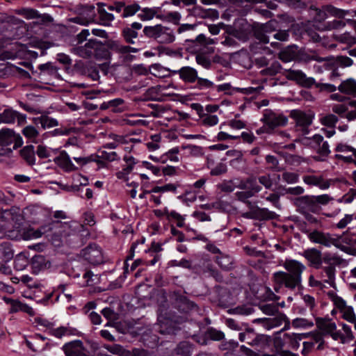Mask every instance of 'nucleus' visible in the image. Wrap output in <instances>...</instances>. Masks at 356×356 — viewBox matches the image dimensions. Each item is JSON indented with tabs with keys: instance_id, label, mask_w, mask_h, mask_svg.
<instances>
[{
	"instance_id": "nucleus-1",
	"label": "nucleus",
	"mask_w": 356,
	"mask_h": 356,
	"mask_svg": "<svg viewBox=\"0 0 356 356\" xmlns=\"http://www.w3.org/2000/svg\"><path fill=\"white\" fill-rule=\"evenodd\" d=\"M283 267L286 271L280 270L273 274L275 291L279 292L283 287L291 291L302 288V274L306 266L296 259H286Z\"/></svg>"
},
{
	"instance_id": "nucleus-2",
	"label": "nucleus",
	"mask_w": 356,
	"mask_h": 356,
	"mask_svg": "<svg viewBox=\"0 0 356 356\" xmlns=\"http://www.w3.org/2000/svg\"><path fill=\"white\" fill-rule=\"evenodd\" d=\"M78 49L82 56L90 57L94 55L97 60L110 61L112 52L118 53V41L107 40L102 42L95 38L89 39L84 46H80Z\"/></svg>"
},
{
	"instance_id": "nucleus-3",
	"label": "nucleus",
	"mask_w": 356,
	"mask_h": 356,
	"mask_svg": "<svg viewBox=\"0 0 356 356\" xmlns=\"http://www.w3.org/2000/svg\"><path fill=\"white\" fill-rule=\"evenodd\" d=\"M333 198L327 194L320 195H302L291 198L290 200L300 214L319 213L322 205H327Z\"/></svg>"
},
{
	"instance_id": "nucleus-4",
	"label": "nucleus",
	"mask_w": 356,
	"mask_h": 356,
	"mask_svg": "<svg viewBox=\"0 0 356 356\" xmlns=\"http://www.w3.org/2000/svg\"><path fill=\"white\" fill-rule=\"evenodd\" d=\"M278 27L279 22L276 19H270L265 24L254 22L252 24V35L259 40V42L251 44L250 47V51L254 54L259 53V49L263 48V44L269 42L268 34L274 33Z\"/></svg>"
},
{
	"instance_id": "nucleus-5",
	"label": "nucleus",
	"mask_w": 356,
	"mask_h": 356,
	"mask_svg": "<svg viewBox=\"0 0 356 356\" xmlns=\"http://www.w3.org/2000/svg\"><path fill=\"white\" fill-rule=\"evenodd\" d=\"M180 79L188 88L197 90H206L214 88L215 83L205 78L200 77L196 69L191 66L181 67Z\"/></svg>"
},
{
	"instance_id": "nucleus-6",
	"label": "nucleus",
	"mask_w": 356,
	"mask_h": 356,
	"mask_svg": "<svg viewBox=\"0 0 356 356\" xmlns=\"http://www.w3.org/2000/svg\"><path fill=\"white\" fill-rule=\"evenodd\" d=\"M235 195L239 201L244 202L250 207V211L244 215L245 217L257 220H268L277 218L278 215L275 212L269 211L266 208L252 207V203L248 200L253 197L254 194L251 191L248 190L238 191Z\"/></svg>"
},
{
	"instance_id": "nucleus-7",
	"label": "nucleus",
	"mask_w": 356,
	"mask_h": 356,
	"mask_svg": "<svg viewBox=\"0 0 356 356\" xmlns=\"http://www.w3.org/2000/svg\"><path fill=\"white\" fill-rule=\"evenodd\" d=\"M24 140L14 129L3 127L0 129V156H9L13 150L23 145Z\"/></svg>"
},
{
	"instance_id": "nucleus-8",
	"label": "nucleus",
	"mask_w": 356,
	"mask_h": 356,
	"mask_svg": "<svg viewBox=\"0 0 356 356\" xmlns=\"http://www.w3.org/2000/svg\"><path fill=\"white\" fill-rule=\"evenodd\" d=\"M252 24L243 17L236 18L233 25H228L227 33L236 39L246 42L252 36Z\"/></svg>"
},
{
	"instance_id": "nucleus-9",
	"label": "nucleus",
	"mask_w": 356,
	"mask_h": 356,
	"mask_svg": "<svg viewBox=\"0 0 356 356\" xmlns=\"http://www.w3.org/2000/svg\"><path fill=\"white\" fill-rule=\"evenodd\" d=\"M238 339L242 342L255 348H261L267 345L269 337L263 334H257L253 328L246 326L243 332L238 334Z\"/></svg>"
},
{
	"instance_id": "nucleus-10",
	"label": "nucleus",
	"mask_w": 356,
	"mask_h": 356,
	"mask_svg": "<svg viewBox=\"0 0 356 356\" xmlns=\"http://www.w3.org/2000/svg\"><path fill=\"white\" fill-rule=\"evenodd\" d=\"M172 305L182 313L198 312V306L184 294L175 291L171 295Z\"/></svg>"
},
{
	"instance_id": "nucleus-11",
	"label": "nucleus",
	"mask_w": 356,
	"mask_h": 356,
	"mask_svg": "<svg viewBox=\"0 0 356 356\" xmlns=\"http://www.w3.org/2000/svg\"><path fill=\"white\" fill-rule=\"evenodd\" d=\"M83 258L92 265H99L104 262V257L101 248L95 243L89 244L82 250Z\"/></svg>"
},
{
	"instance_id": "nucleus-12",
	"label": "nucleus",
	"mask_w": 356,
	"mask_h": 356,
	"mask_svg": "<svg viewBox=\"0 0 356 356\" xmlns=\"http://www.w3.org/2000/svg\"><path fill=\"white\" fill-rule=\"evenodd\" d=\"M74 70L91 79L92 81H97L99 79V67L92 63H83L77 60L73 65Z\"/></svg>"
},
{
	"instance_id": "nucleus-13",
	"label": "nucleus",
	"mask_w": 356,
	"mask_h": 356,
	"mask_svg": "<svg viewBox=\"0 0 356 356\" xmlns=\"http://www.w3.org/2000/svg\"><path fill=\"white\" fill-rule=\"evenodd\" d=\"M270 45L273 48L281 49L278 54V58L284 63L291 62L298 58V47L296 44L281 48V43L272 42Z\"/></svg>"
},
{
	"instance_id": "nucleus-14",
	"label": "nucleus",
	"mask_w": 356,
	"mask_h": 356,
	"mask_svg": "<svg viewBox=\"0 0 356 356\" xmlns=\"http://www.w3.org/2000/svg\"><path fill=\"white\" fill-rule=\"evenodd\" d=\"M62 350L65 356H89L90 353L83 341L79 339L65 343Z\"/></svg>"
},
{
	"instance_id": "nucleus-15",
	"label": "nucleus",
	"mask_w": 356,
	"mask_h": 356,
	"mask_svg": "<svg viewBox=\"0 0 356 356\" xmlns=\"http://www.w3.org/2000/svg\"><path fill=\"white\" fill-rule=\"evenodd\" d=\"M263 122L270 130L279 127H284L288 123V118L284 115H277L270 110H264Z\"/></svg>"
},
{
	"instance_id": "nucleus-16",
	"label": "nucleus",
	"mask_w": 356,
	"mask_h": 356,
	"mask_svg": "<svg viewBox=\"0 0 356 356\" xmlns=\"http://www.w3.org/2000/svg\"><path fill=\"white\" fill-rule=\"evenodd\" d=\"M305 233L311 242L321 244L326 248L331 247L333 245V243L335 242L333 239L334 234L323 232L317 229L312 232L306 231Z\"/></svg>"
},
{
	"instance_id": "nucleus-17",
	"label": "nucleus",
	"mask_w": 356,
	"mask_h": 356,
	"mask_svg": "<svg viewBox=\"0 0 356 356\" xmlns=\"http://www.w3.org/2000/svg\"><path fill=\"white\" fill-rule=\"evenodd\" d=\"M287 79L296 81L298 85L306 88H312L314 86L316 89L317 84L314 78L307 76L306 74L301 70H290Z\"/></svg>"
},
{
	"instance_id": "nucleus-18",
	"label": "nucleus",
	"mask_w": 356,
	"mask_h": 356,
	"mask_svg": "<svg viewBox=\"0 0 356 356\" xmlns=\"http://www.w3.org/2000/svg\"><path fill=\"white\" fill-rule=\"evenodd\" d=\"M333 239L335 241L333 243V246L348 254H355L356 250L349 246L353 243V238L345 234L341 235L334 234Z\"/></svg>"
},
{
	"instance_id": "nucleus-19",
	"label": "nucleus",
	"mask_w": 356,
	"mask_h": 356,
	"mask_svg": "<svg viewBox=\"0 0 356 356\" xmlns=\"http://www.w3.org/2000/svg\"><path fill=\"white\" fill-rule=\"evenodd\" d=\"M184 45L186 50L191 54H197L200 52L202 47L207 45V38L203 33L199 34L195 39H186Z\"/></svg>"
},
{
	"instance_id": "nucleus-20",
	"label": "nucleus",
	"mask_w": 356,
	"mask_h": 356,
	"mask_svg": "<svg viewBox=\"0 0 356 356\" xmlns=\"http://www.w3.org/2000/svg\"><path fill=\"white\" fill-rule=\"evenodd\" d=\"M302 255L309 262V266H312L316 269L321 267L323 263L322 252L319 250L312 248L305 250Z\"/></svg>"
},
{
	"instance_id": "nucleus-21",
	"label": "nucleus",
	"mask_w": 356,
	"mask_h": 356,
	"mask_svg": "<svg viewBox=\"0 0 356 356\" xmlns=\"http://www.w3.org/2000/svg\"><path fill=\"white\" fill-rule=\"evenodd\" d=\"M3 300L5 302L10 305V308L9 310L10 313H17L18 312H22L28 314L31 316L35 315V312L31 307L20 302L18 300H13L10 298H4Z\"/></svg>"
},
{
	"instance_id": "nucleus-22",
	"label": "nucleus",
	"mask_w": 356,
	"mask_h": 356,
	"mask_svg": "<svg viewBox=\"0 0 356 356\" xmlns=\"http://www.w3.org/2000/svg\"><path fill=\"white\" fill-rule=\"evenodd\" d=\"M48 334L58 339H61L65 336H79L80 332L76 328L69 326H60L55 328L54 326L48 331Z\"/></svg>"
},
{
	"instance_id": "nucleus-23",
	"label": "nucleus",
	"mask_w": 356,
	"mask_h": 356,
	"mask_svg": "<svg viewBox=\"0 0 356 356\" xmlns=\"http://www.w3.org/2000/svg\"><path fill=\"white\" fill-rule=\"evenodd\" d=\"M318 62L321 61H327V65H340L341 67H350L353 65V60L350 57H348L346 56H337L336 58H334V57H330V58H321L318 57L315 59Z\"/></svg>"
},
{
	"instance_id": "nucleus-24",
	"label": "nucleus",
	"mask_w": 356,
	"mask_h": 356,
	"mask_svg": "<svg viewBox=\"0 0 356 356\" xmlns=\"http://www.w3.org/2000/svg\"><path fill=\"white\" fill-rule=\"evenodd\" d=\"M60 68L54 62H47L45 63L40 64L38 66V76L42 75H48L52 76H56L58 75V70Z\"/></svg>"
},
{
	"instance_id": "nucleus-25",
	"label": "nucleus",
	"mask_w": 356,
	"mask_h": 356,
	"mask_svg": "<svg viewBox=\"0 0 356 356\" xmlns=\"http://www.w3.org/2000/svg\"><path fill=\"white\" fill-rule=\"evenodd\" d=\"M218 92H225L227 95H232L235 92H240L245 94L251 93L254 90L253 88H241L232 87L230 83H224L216 86Z\"/></svg>"
},
{
	"instance_id": "nucleus-26",
	"label": "nucleus",
	"mask_w": 356,
	"mask_h": 356,
	"mask_svg": "<svg viewBox=\"0 0 356 356\" xmlns=\"http://www.w3.org/2000/svg\"><path fill=\"white\" fill-rule=\"evenodd\" d=\"M14 252L8 241L0 243V264L6 263L13 258Z\"/></svg>"
},
{
	"instance_id": "nucleus-27",
	"label": "nucleus",
	"mask_w": 356,
	"mask_h": 356,
	"mask_svg": "<svg viewBox=\"0 0 356 356\" xmlns=\"http://www.w3.org/2000/svg\"><path fill=\"white\" fill-rule=\"evenodd\" d=\"M123 160L125 164L123 165L122 170L119 171L116 173V177L120 179L127 180V175L133 170L134 165L138 162L136 161L134 157H123Z\"/></svg>"
},
{
	"instance_id": "nucleus-28",
	"label": "nucleus",
	"mask_w": 356,
	"mask_h": 356,
	"mask_svg": "<svg viewBox=\"0 0 356 356\" xmlns=\"http://www.w3.org/2000/svg\"><path fill=\"white\" fill-rule=\"evenodd\" d=\"M316 324L317 327L326 334H330L337 330L336 323L331 322L328 319L317 318L316 319Z\"/></svg>"
},
{
	"instance_id": "nucleus-29",
	"label": "nucleus",
	"mask_w": 356,
	"mask_h": 356,
	"mask_svg": "<svg viewBox=\"0 0 356 356\" xmlns=\"http://www.w3.org/2000/svg\"><path fill=\"white\" fill-rule=\"evenodd\" d=\"M338 90L341 93L356 96V81L350 78L342 81L339 86Z\"/></svg>"
},
{
	"instance_id": "nucleus-30",
	"label": "nucleus",
	"mask_w": 356,
	"mask_h": 356,
	"mask_svg": "<svg viewBox=\"0 0 356 356\" xmlns=\"http://www.w3.org/2000/svg\"><path fill=\"white\" fill-rule=\"evenodd\" d=\"M115 141L111 143H107L104 145V147L107 149H124L127 153L131 152L133 145H129V146H124V138L122 136L115 135Z\"/></svg>"
},
{
	"instance_id": "nucleus-31",
	"label": "nucleus",
	"mask_w": 356,
	"mask_h": 356,
	"mask_svg": "<svg viewBox=\"0 0 356 356\" xmlns=\"http://www.w3.org/2000/svg\"><path fill=\"white\" fill-rule=\"evenodd\" d=\"M31 265L33 273L38 274L40 271L44 269L47 266V259L42 254H36L32 257Z\"/></svg>"
},
{
	"instance_id": "nucleus-32",
	"label": "nucleus",
	"mask_w": 356,
	"mask_h": 356,
	"mask_svg": "<svg viewBox=\"0 0 356 356\" xmlns=\"http://www.w3.org/2000/svg\"><path fill=\"white\" fill-rule=\"evenodd\" d=\"M292 115L297 124L303 128H307L312 123V118L305 113L294 111Z\"/></svg>"
},
{
	"instance_id": "nucleus-33",
	"label": "nucleus",
	"mask_w": 356,
	"mask_h": 356,
	"mask_svg": "<svg viewBox=\"0 0 356 356\" xmlns=\"http://www.w3.org/2000/svg\"><path fill=\"white\" fill-rule=\"evenodd\" d=\"M124 103V100L122 98H115L111 99L108 102H104L100 104L99 108L102 111H104L108 108H111V111L113 113L121 112L122 110L119 108V106Z\"/></svg>"
},
{
	"instance_id": "nucleus-34",
	"label": "nucleus",
	"mask_w": 356,
	"mask_h": 356,
	"mask_svg": "<svg viewBox=\"0 0 356 356\" xmlns=\"http://www.w3.org/2000/svg\"><path fill=\"white\" fill-rule=\"evenodd\" d=\"M194 346L188 341H181L175 349V353L180 356H191Z\"/></svg>"
},
{
	"instance_id": "nucleus-35",
	"label": "nucleus",
	"mask_w": 356,
	"mask_h": 356,
	"mask_svg": "<svg viewBox=\"0 0 356 356\" xmlns=\"http://www.w3.org/2000/svg\"><path fill=\"white\" fill-rule=\"evenodd\" d=\"M33 122L35 124H40L42 129H47L58 125L56 119L50 118L47 115H41L40 117L34 118Z\"/></svg>"
},
{
	"instance_id": "nucleus-36",
	"label": "nucleus",
	"mask_w": 356,
	"mask_h": 356,
	"mask_svg": "<svg viewBox=\"0 0 356 356\" xmlns=\"http://www.w3.org/2000/svg\"><path fill=\"white\" fill-rule=\"evenodd\" d=\"M208 168L211 169V175L218 176L225 173L227 172V165L222 161L215 165L214 161L211 158H207Z\"/></svg>"
},
{
	"instance_id": "nucleus-37",
	"label": "nucleus",
	"mask_w": 356,
	"mask_h": 356,
	"mask_svg": "<svg viewBox=\"0 0 356 356\" xmlns=\"http://www.w3.org/2000/svg\"><path fill=\"white\" fill-rule=\"evenodd\" d=\"M175 36L172 30L170 28L163 26L162 31L159 33L157 42L160 44H169L174 42Z\"/></svg>"
},
{
	"instance_id": "nucleus-38",
	"label": "nucleus",
	"mask_w": 356,
	"mask_h": 356,
	"mask_svg": "<svg viewBox=\"0 0 356 356\" xmlns=\"http://www.w3.org/2000/svg\"><path fill=\"white\" fill-rule=\"evenodd\" d=\"M303 181L308 185L318 186L322 190L328 188V184H323V178L322 176L306 175L303 177Z\"/></svg>"
},
{
	"instance_id": "nucleus-39",
	"label": "nucleus",
	"mask_w": 356,
	"mask_h": 356,
	"mask_svg": "<svg viewBox=\"0 0 356 356\" xmlns=\"http://www.w3.org/2000/svg\"><path fill=\"white\" fill-rule=\"evenodd\" d=\"M322 270V277L325 276L327 277V279L324 280V282L328 284L330 286L334 287L335 284V266L334 265H328L323 267Z\"/></svg>"
},
{
	"instance_id": "nucleus-40",
	"label": "nucleus",
	"mask_w": 356,
	"mask_h": 356,
	"mask_svg": "<svg viewBox=\"0 0 356 356\" xmlns=\"http://www.w3.org/2000/svg\"><path fill=\"white\" fill-rule=\"evenodd\" d=\"M54 160L65 172L74 171L78 168L72 163L70 157H54Z\"/></svg>"
},
{
	"instance_id": "nucleus-41",
	"label": "nucleus",
	"mask_w": 356,
	"mask_h": 356,
	"mask_svg": "<svg viewBox=\"0 0 356 356\" xmlns=\"http://www.w3.org/2000/svg\"><path fill=\"white\" fill-rule=\"evenodd\" d=\"M18 111L12 108H6L0 113V124H14L17 116Z\"/></svg>"
},
{
	"instance_id": "nucleus-42",
	"label": "nucleus",
	"mask_w": 356,
	"mask_h": 356,
	"mask_svg": "<svg viewBox=\"0 0 356 356\" xmlns=\"http://www.w3.org/2000/svg\"><path fill=\"white\" fill-rule=\"evenodd\" d=\"M56 60L63 66L65 72L69 73L74 70L72 60L69 55L64 53H58L56 54Z\"/></svg>"
},
{
	"instance_id": "nucleus-43",
	"label": "nucleus",
	"mask_w": 356,
	"mask_h": 356,
	"mask_svg": "<svg viewBox=\"0 0 356 356\" xmlns=\"http://www.w3.org/2000/svg\"><path fill=\"white\" fill-rule=\"evenodd\" d=\"M140 10L142 13L138 15V17L141 21H149L152 19L156 14L161 10L160 7H153V8H141Z\"/></svg>"
},
{
	"instance_id": "nucleus-44",
	"label": "nucleus",
	"mask_w": 356,
	"mask_h": 356,
	"mask_svg": "<svg viewBox=\"0 0 356 356\" xmlns=\"http://www.w3.org/2000/svg\"><path fill=\"white\" fill-rule=\"evenodd\" d=\"M163 25L156 24L155 26H145L143 29L144 35L149 38H154L157 40L159 33L162 31Z\"/></svg>"
},
{
	"instance_id": "nucleus-45",
	"label": "nucleus",
	"mask_w": 356,
	"mask_h": 356,
	"mask_svg": "<svg viewBox=\"0 0 356 356\" xmlns=\"http://www.w3.org/2000/svg\"><path fill=\"white\" fill-rule=\"evenodd\" d=\"M0 22L8 24V26H11L12 29H15L18 28L21 20L13 15H9L6 13H0Z\"/></svg>"
},
{
	"instance_id": "nucleus-46",
	"label": "nucleus",
	"mask_w": 356,
	"mask_h": 356,
	"mask_svg": "<svg viewBox=\"0 0 356 356\" xmlns=\"http://www.w3.org/2000/svg\"><path fill=\"white\" fill-rule=\"evenodd\" d=\"M22 134L32 143H37V138L39 136L38 131L32 125L25 127L22 131Z\"/></svg>"
},
{
	"instance_id": "nucleus-47",
	"label": "nucleus",
	"mask_w": 356,
	"mask_h": 356,
	"mask_svg": "<svg viewBox=\"0 0 356 356\" xmlns=\"http://www.w3.org/2000/svg\"><path fill=\"white\" fill-rule=\"evenodd\" d=\"M227 312L229 314L248 316L254 312V308L250 305H244L229 309Z\"/></svg>"
},
{
	"instance_id": "nucleus-48",
	"label": "nucleus",
	"mask_w": 356,
	"mask_h": 356,
	"mask_svg": "<svg viewBox=\"0 0 356 356\" xmlns=\"http://www.w3.org/2000/svg\"><path fill=\"white\" fill-rule=\"evenodd\" d=\"M98 13L99 19L102 22V24L104 26H109L111 22L114 20L115 17L112 13L106 12V10L100 7V3H98Z\"/></svg>"
},
{
	"instance_id": "nucleus-49",
	"label": "nucleus",
	"mask_w": 356,
	"mask_h": 356,
	"mask_svg": "<svg viewBox=\"0 0 356 356\" xmlns=\"http://www.w3.org/2000/svg\"><path fill=\"white\" fill-rule=\"evenodd\" d=\"M325 10L330 15L334 16L339 19H343L346 15L348 13L347 10L336 8L332 5H327L325 7Z\"/></svg>"
},
{
	"instance_id": "nucleus-50",
	"label": "nucleus",
	"mask_w": 356,
	"mask_h": 356,
	"mask_svg": "<svg viewBox=\"0 0 356 356\" xmlns=\"http://www.w3.org/2000/svg\"><path fill=\"white\" fill-rule=\"evenodd\" d=\"M325 10L330 15L334 16L339 19H343L346 15L348 13L347 10L336 8L332 5H327L325 7Z\"/></svg>"
},
{
	"instance_id": "nucleus-51",
	"label": "nucleus",
	"mask_w": 356,
	"mask_h": 356,
	"mask_svg": "<svg viewBox=\"0 0 356 356\" xmlns=\"http://www.w3.org/2000/svg\"><path fill=\"white\" fill-rule=\"evenodd\" d=\"M122 35L126 42L133 44L135 43L133 39L136 38L138 34L136 31L133 30L131 28L125 27L122 31Z\"/></svg>"
},
{
	"instance_id": "nucleus-52",
	"label": "nucleus",
	"mask_w": 356,
	"mask_h": 356,
	"mask_svg": "<svg viewBox=\"0 0 356 356\" xmlns=\"http://www.w3.org/2000/svg\"><path fill=\"white\" fill-rule=\"evenodd\" d=\"M141 7L137 3L131 5L125 6L123 7V13L122 17L126 18L128 17L134 16L138 11L140 10Z\"/></svg>"
},
{
	"instance_id": "nucleus-53",
	"label": "nucleus",
	"mask_w": 356,
	"mask_h": 356,
	"mask_svg": "<svg viewBox=\"0 0 356 356\" xmlns=\"http://www.w3.org/2000/svg\"><path fill=\"white\" fill-rule=\"evenodd\" d=\"M70 134V130L65 127H59L54 129L53 131H46L43 135L42 138H47L52 136H68Z\"/></svg>"
},
{
	"instance_id": "nucleus-54",
	"label": "nucleus",
	"mask_w": 356,
	"mask_h": 356,
	"mask_svg": "<svg viewBox=\"0 0 356 356\" xmlns=\"http://www.w3.org/2000/svg\"><path fill=\"white\" fill-rule=\"evenodd\" d=\"M260 309L266 315H275L278 312V305L274 302L264 303L259 305Z\"/></svg>"
},
{
	"instance_id": "nucleus-55",
	"label": "nucleus",
	"mask_w": 356,
	"mask_h": 356,
	"mask_svg": "<svg viewBox=\"0 0 356 356\" xmlns=\"http://www.w3.org/2000/svg\"><path fill=\"white\" fill-rule=\"evenodd\" d=\"M28 264V259L22 254H18L14 261V268L16 270H23Z\"/></svg>"
},
{
	"instance_id": "nucleus-56",
	"label": "nucleus",
	"mask_w": 356,
	"mask_h": 356,
	"mask_svg": "<svg viewBox=\"0 0 356 356\" xmlns=\"http://www.w3.org/2000/svg\"><path fill=\"white\" fill-rule=\"evenodd\" d=\"M207 336L208 339L213 340V341H220L224 339L225 334L220 331L218 330L213 327H209L206 331Z\"/></svg>"
},
{
	"instance_id": "nucleus-57",
	"label": "nucleus",
	"mask_w": 356,
	"mask_h": 356,
	"mask_svg": "<svg viewBox=\"0 0 356 356\" xmlns=\"http://www.w3.org/2000/svg\"><path fill=\"white\" fill-rule=\"evenodd\" d=\"M8 67L9 68L10 72L17 74L20 78L24 79H31V74H29V72L19 67L13 65H10Z\"/></svg>"
},
{
	"instance_id": "nucleus-58",
	"label": "nucleus",
	"mask_w": 356,
	"mask_h": 356,
	"mask_svg": "<svg viewBox=\"0 0 356 356\" xmlns=\"http://www.w3.org/2000/svg\"><path fill=\"white\" fill-rule=\"evenodd\" d=\"M225 325L230 329L237 331H243L247 326L246 324L240 323L234 318H227L225 320Z\"/></svg>"
},
{
	"instance_id": "nucleus-59",
	"label": "nucleus",
	"mask_w": 356,
	"mask_h": 356,
	"mask_svg": "<svg viewBox=\"0 0 356 356\" xmlns=\"http://www.w3.org/2000/svg\"><path fill=\"white\" fill-rule=\"evenodd\" d=\"M195 54H196V56H195L196 63L207 70L210 69V67H211V60L203 54H200L198 52Z\"/></svg>"
},
{
	"instance_id": "nucleus-60",
	"label": "nucleus",
	"mask_w": 356,
	"mask_h": 356,
	"mask_svg": "<svg viewBox=\"0 0 356 356\" xmlns=\"http://www.w3.org/2000/svg\"><path fill=\"white\" fill-rule=\"evenodd\" d=\"M273 34V38L281 42L287 41L289 38V30H281L280 24L279 23V27Z\"/></svg>"
},
{
	"instance_id": "nucleus-61",
	"label": "nucleus",
	"mask_w": 356,
	"mask_h": 356,
	"mask_svg": "<svg viewBox=\"0 0 356 356\" xmlns=\"http://www.w3.org/2000/svg\"><path fill=\"white\" fill-rule=\"evenodd\" d=\"M316 90L317 92H333L337 90V87L331 83H317Z\"/></svg>"
},
{
	"instance_id": "nucleus-62",
	"label": "nucleus",
	"mask_w": 356,
	"mask_h": 356,
	"mask_svg": "<svg viewBox=\"0 0 356 356\" xmlns=\"http://www.w3.org/2000/svg\"><path fill=\"white\" fill-rule=\"evenodd\" d=\"M338 118L334 114H327L321 119V124L328 127H334L338 122Z\"/></svg>"
},
{
	"instance_id": "nucleus-63",
	"label": "nucleus",
	"mask_w": 356,
	"mask_h": 356,
	"mask_svg": "<svg viewBox=\"0 0 356 356\" xmlns=\"http://www.w3.org/2000/svg\"><path fill=\"white\" fill-rule=\"evenodd\" d=\"M216 262L224 270H228L232 267V260L227 256H218Z\"/></svg>"
},
{
	"instance_id": "nucleus-64",
	"label": "nucleus",
	"mask_w": 356,
	"mask_h": 356,
	"mask_svg": "<svg viewBox=\"0 0 356 356\" xmlns=\"http://www.w3.org/2000/svg\"><path fill=\"white\" fill-rule=\"evenodd\" d=\"M346 26V22L343 19H333L332 21L327 22L325 27L328 30L340 29Z\"/></svg>"
}]
</instances>
